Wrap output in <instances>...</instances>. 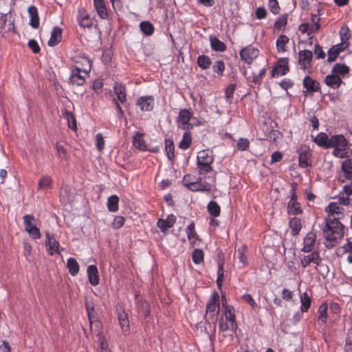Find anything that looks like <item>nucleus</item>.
I'll list each match as a JSON object with an SVG mask.
<instances>
[{
    "mask_svg": "<svg viewBox=\"0 0 352 352\" xmlns=\"http://www.w3.org/2000/svg\"><path fill=\"white\" fill-rule=\"evenodd\" d=\"M86 308L89 320L90 328L91 331L96 335V342L99 343L100 346V352H110L108 343L102 333L100 331V329L102 326V323L97 320H94V308L93 305L87 304Z\"/></svg>",
    "mask_w": 352,
    "mask_h": 352,
    "instance_id": "obj_1",
    "label": "nucleus"
},
{
    "mask_svg": "<svg viewBox=\"0 0 352 352\" xmlns=\"http://www.w3.org/2000/svg\"><path fill=\"white\" fill-rule=\"evenodd\" d=\"M325 239L330 243L340 239L344 235V226L339 221H333L331 219H326V225L323 230ZM333 243L327 245V248L333 247Z\"/></svg>",
    "mask_w": 352,
    "mask_h": 352,
    "instance_id": "obj_2",
    "label": "nucleus"
},
{
    "mask_svg": "<svg viewBox=\"0 0 352 352\" xmlns=\"http://www.w3.org/2000/svg\"><path fill=\"white\" fill-rule=\"evenodd\" d=\"M333 148V155L339 158L349 157L351 152L347 147V142L344 135H335L329 140L328 148Z\"/></svg>",
    "mask_w": 352,
    "mask_h": 352,
    "instance_id": "obj_3",
    "label": "nucleus"
},
{
    "mask_svg": "<svg viewBox=\"0 0 352 352\" xmlns=\"http://www.w3.org/2000/svg\"><path fill=\"white\" fill-rule=\"evenodd\" d=\"M213 161L214 157L210 151L203 150L199 151L197 156V164L199 175L211 172V164Z\"/></svg>",
    "mask_w": 352,
    "mask_h": 352,
    "instance_id": "obj_4",
    "label": "nucleus"
},
{
    "mask_svg": "<svg viewBox=\"0 0 352 352\" xmlns=\"http://www.w3.org/2000/svg\"><path fill=\"white\" fill-rule=\"evenodd\" d=\"M23 221L24 229L29 236L34 239H40L41 234L39 228L37 227V221L35 217L32 214H25L23 217Z\"/></svg>",
    "mask_w": 352,
    "mask_h": 352,
    "instance_id": "obj_5",
    "label": "nucleus"
},
{
    "mask_svg": "<svg viewBox=\"0 0 352 352\" xmlns=\"http://www.w3.org/2000/svg\"><path fill=\"white\" fill-rule=\"evenodd\" d=\"M320 245V242L317 241V236L316 232L311 231L308 232L303 239L302 247L301 251L303 252L309 253L317 250Z\"/></svg>",
    "mask_w": 352,
    "mask_h": 352,
    "instance_id": "obj_6",
    "label": "nucleus"
},
{
    "mask_svg": "<svg viewBox=\"0 0 352 352\" xmlns=\"http://www.w3.org/2000/svg\"><path fill=\"white\" fill-rule=\"evenodd\" d=\"M320 17L316 14L311 15L310 22L302 23L298 30L302 33H307L309 38H311V35L319 30L320 25L319 24Z\"/></svg>",
    "mask_w": 352,
    "mask_h": 352,
    "instance_id": "obj_7",
    "label": "nucleus"
},
{
    "mask_svg": "<svg viewBox=\"0 0 352 352\" xmlns=\"http://www.w3.org/2000/svg\"><path fill=\"white\" fill-rule=\"evenodd\" d=\"M73 64L71 67L77 69H82V73L89 72L91 71V60L84 54H78L72 58Z\"/></svg>",
    "mask_w": 352,
    "mask_h": 352,
    "instance_id": "obj_8",
    "label": "nucleus"
},
{
    "mask_svg": "<svg viewBox=\"0 0 352 352\" xmlns=\"http://www.w3.org/2000/svg\"><path fill=\"white\" fill-rule=\"evenodd\" d=\"M219 312V296L217 293H214L206 306V316L214 318L216 321Z\"/></svg>",
    "mask_w": 352,
    "mask_h": 352,
    "instance_id": "obj_9",
    "label": "nucleus"
},
{
    "mask_svg": "<svg viewBox=\"0 0 352 352\" xmlns=\"http://www.w3.org/2000/svg\"><path fill=\"white\" fill-rule=\"evenodd\" d=\"M300 261L303 268L307 267L311 263L315 264L318 266L321 262L320 253L318 250L311 252L309 254H302L299 256Z\"/></svg>",
    "mask_w": 352,
    "mask_h": 352,
    "instance_id": "obj_10",
    "label": "nucleus"
},
{
    "mask_svg": "<svg viewBox=\"0 0 352 352\" xmlns=\"http://www.w3.org/2000/svg\"><path fill=\"white\" fill-rule=\"evenodd\" d=\"M343 208L336 202L330 203L325 208L327 213V219H331L333 221H338L343 216Z\"/></svg>",
    "mask_w": 352,
    "mask_h": 352,
    "instance_id": "obj_11",
    "label": "nucleus"
},
{
    "mask_svg": "<svg viewBox=\"0 0 352 352\" xmlns=\"http://www.w3.org/2000/svg\"><path fill=\"white\" fill-rule=\"evenodd\" d=\"M70 69V82L78 86L82 85L85 83V79L88 76V74L89 72H85V74H83L82 69H77L73 67H71Z\"/></svg>",
    "mask_w": 352,
    "mask_h": 352,
    "instance_id": "obj_12",
    "label": "nucleus"
},
{
    "mask_svg": "<svg viewBox=\"0 0 352 352\" xmlns=\"http://www.w3.org/2000/svg\"><path fill=\"white\" fill-rule=\"evenodd\" d=\"M259 51L252 46H248L240 52V56L246 63L250 64L258 56Z\"/></svg>",
    "mask_w": 352,
    "mask_h": 352,
    "instance_id": "obj_13",
    "label": "nucleus"
},
{
    "mask_svg": "<svg viewBox=\"0 0 352 352\" xmlns=\"http://www.w3.org/2000/svg\"><path fill=\"white\" fill-rule=\"evenodd\" d=\"M346 179H352V160H347L342 162L338 180L344 183Z\"/></svg>",
    "mask_w": 352,
    "mask_h": 352,
    "instance_id": "obj_14",
    "label": "nucleus"
},
{
    "mask_svg": "<svg viewBox=\"0 0 352 352\" xmlns=\"http://www.w3.org/2000/svg\"><path fill=\"white\" fill-rule=\"evenodd\" d=\"M313 54L309 50H302L298 53V64L300 69L306 71L309 69L311 66Z\"/></svg>",
    "mask_w": 352,
    "mask_h": 352,
    "instance_id": "obj_15",
    "label": "nucleus"
},
{
    "mask_svg": "<svg viewBox=\"0 0 352 352\" xmlns=\"http://www.w3.org/2000/svg\"><path fill=\"white\" fill-rule=\"evenodd\" d=\"M133 145L140 151H149L151 152L158 151L157 147L148 148L144 142L143 135L139 132L135 133L133 137Z\"/></svg>",
    "mask_w": 352,
    "mask_h": 352,
    "instance_id": "obj_16",
    "label": "nucleus"
},
{
    "mask_svg": "<svg viewBox=\"0 0 352 352\" xmlns=\"http://www.w3.org/2000/svg\"><path fill=\"white\" fill-rule=\"evenodd\" d=\"M191 116L188 110L186 109H182L177 118L178 126L184 130L188 129L191 126V124L189 123Z\"/></svg>",
    "mask_w": 352,
    "mask_h": 352,
    "instance_id": "obj_17",
    "label": "nucleus"
},
{
    "mask_svg": "<svg viewBox=\"0 0 352 352\" xmlns=\"http://www.w3.org/2000/svg\"><path fill=\"white\" fill-rule=\"evenodd\" d=\"M302 212L300 204L296 201L294 190H292L291 198L287 205V212L290 215H298Z\"/></svg>",
    "mask_w": 352,
    "mask_h": 352,
    "instance_id": "obj_18",
    "label": "nucleus"
},
{
    "mask_svg": "<svg viewBox=\"0 0 352 352\" xmlns=\"http://www.w3.org/2000/svg\"><path fill=\"white\" fill-rule=\"evenodd\" d=\"M288 58H283L278 60L277 65L272 71V76H283L289 71Z\"/></svg>",
    "mask_w": 352,
    "mask_h": 352,
    "instance_id": "obj_19",
    "label": "nucleus"
},
{
    "mask_svg": "<svg viewBox=\"0 0 352 352\" xmlns=\"http://www.w3.org/2000/svg\"><path fill=\"white\" fill-rule=\"evenodd\" d=\"M45 236L47 252L49 254L54 255L55 253H58L60 249L58 241L54 236H51L48 231L45 232Z\"/></svg>",
    "mask_w": 352,
    "mask_h": 352,
    "instance_id": "obj_20",
    "label": "nucleus"
},
{
    "mask_svg": "<svg viewBox=\"0 0 352 352\" xmlns=\"http://www.w3.org/2000/svg\"><path fill=\"white\" fill-rule=\"evenodd\" d=\"M136 104L142 111H151L155 101L152 96H142L138 99Z\"/></svg>",
    "mask_w": 352,
    "mask_h": 352,
    "instance_id": "obj_21",
    "label": "nucleus"
},
{
    "mask_svg": "<svg viewBox=\"0 0 352 352\" xmlns=\"http://www.w3.org/2000/svg\"><path fill=\"white\" fill-rule=\"evenodd\" d=\"M224 320L230 323L232 331L235 332L237 324L235 320V313L234 309L230 306H226L223 311Z\"/></svg>",
    "mask_w": 352,
    "mask_h": 352,
    "instance_id": "obj_22",
    "label": "nucleus"
},
{
    "mask_svg": "<svg viewBox=\"0 0 352 352\" xmlns=\"http://www.w3.org/2000/svg\"><path fill=\"white\" fill-rule=\"evenodd\" d=\"M310 156L309 149L307 147H301L298 155L299 166L302 168H307L310 166Z\"/></svg>",
    "mask_w": 352,
    "mask_h": 352,
    "instance_id": "obj_23",
    "label": "nucleus"
},
{
    "mask_svg": "<svg viewBox=\"0 0 352 352\" xmlns=\"http://www.w3.org/2000/svg\"><path fill=\"white\" fill-rule=\"evenodd\" d=\"M352 195V182L345 185L343 187L342 192L340 193L338 198L339 203L342 206H347L349 204V197Z\"/></svg>",
    "mask_w": 352,
    "mask_h": 352,
    "instance_id": "obj_24",
    "label": "nucleus"
},
{
    "mask_svg": "<svg viewBox=\"0 0 352 352\" xmlns=\"http://www.w3.org/2000/svg\"><path fill=\"white\" fill-rule=\"evenodd\" d=\"M78 21L79 25L83 28H90L93 25L92 19L84 9L79 10Z\"/></svg>",
    "mask_w": 352,
    "mask_h": 352,
    "instance_id": "obj_25",
    "label": "nucleus"
},
{
    "mask_svg": "<svg viewBox=\"0 0 352 352\" xmlns=\"http://www.w3.org/2000/svg\"><path fill=\"white\" fill-rule=\"evenodd\" d=\"M175 221V216L170 214L166 219H160L157 221V226L160 228L162 232H165L168 228L173 226Z\"/></svg>",
    "mask_w": 352,
    "mask_h": 352,
    "instance_id": "obj_26",
    "label": "nucleus"
},
{
    "mask_svg": "<svg viewBox=\"0 0 352 352\" xmlns=\"http://www.w3.org/2000/svg\"><path fill=\"white\" fill-rule=\"evenodd\" d=\"M118 322L122 333L124 335L129 334L130 329L129 321L128 315L125 311H123L118 313Z\"/></svg>",
    "mask_w": 352,
    "mask_h": 352,
    "instance_id": "obj_27",
    "label": "nucleus"
},
{
    "mask_svg": "<svg viewBox=\"0 0 352 352\" xmlns=\"http://www.w3.org/2000/svg\"><path fill=\"white\" fill-rule=\"evenodd\" d=\"M87 275L90 284L96 286L99 284L98 271L96 265H91L87 267Z\"/></svg>",
    "mask_w": 352,
    "mask_h": 352,
    "instance_id": "obj_28",
    "label": "nucleus"
},
{
    "mask_svg": "<svg viewBox=\"0 0 352 352\" xmlns=\"http://www.w3.org/2000/svg\"><path fill=\"white\" fill-rule=\"evenodd\" d=\"M30 16V25L34 28H38L39 26V17L37 8L31 6L28 9Z\"/></svg>",
    "mask_w": 352,
    "mask_h": 352,
    "instance_id": "obj_29",
    "label": "nucleus"
},
{
    "mask_svg": "<svg viewBox=\"0 0 352 352\" xmlns=\"http://www.w3.org/2000/svg\"><path fill=\"white\" fill-rule=\"evenodd\" d=\"M303 86L309 92H316L320 89L319 83L309 76L304 78Z\"/></svg>",
    "mask_w": 352,
    "mask_h": 352,
    "instance_id": "obj_30",
    "label": "nucleus"
},
{
    "mask_svg": "<svg viewBox=\"0 0 352 352\" xmlns=\"http://www.w3.org/2000/svg\"><path fill=\"white\" fill-rule=\"evenodd\" d=\"M324 82L327 85L331 87L332 89H337L342 83V80L339 76L331 72V74H329L326 76Z\"/></svg>",
    "mask_w": 352,
    "mask_h": 352,
    "instance_id": "obj_31",
    "label": "nucleus"
},
{
    "mask_svg": "<svg viewBox=\"0 0 352 352\" xmlns=\"http://www.w3.org/2000/svg\"><path fill=\"white\" fill-rule=\"evenodd\" d=\"M208 182H203L202 178L198 182L199 191H210L215 185V177L214 175L208 177Z\"/></svg>",
    "mask_w": 352,
    "mask_h": 352,
    "instance_id": "obj_32",
    "label": "nucleus"
},
{
    "mask_svg": "<svg viewBox=\"0 0 352 352\" xmlns=\"http://www.w3.org/2000/svg\"><path fill=\"white\" fill-rule=\"evenodd\" d=\"M210 42L211 48L217 52H224L226 50V45L221 41L216 36L210 35Z\"/></svg>",
    "mask_w": 352,
    "mask_h": 352,
    "instance_id": "obj_33",
    "label": "nucleus"
},
{
    "mask_svg": "<svg viewBox=\"0 0 352 352\" xmlns=\"http://www.w3.org/2000/svg\"><path fill=\"white\" fill-rule=\"evenodd\" d=\"M61 34L62 30L60 28H54L51 33V37L48 41V45L52 47L57 45L61 40Z\"/></svg>",
    "mask_w": 352,
    "mask_h": 352,
    "instance_id": "obj_34",
    "label": "nucleus"
},
{
    "mask_svg": "<svg viewBox=\"0 0 352 352\" xmlns=\"http://www.w3.org/2000/svg\"><path fill=\"white\" fill-rule=\"evenodd\" d=\"M114 93L117 99L122 103L126 101V89L123 85L116 83L114 85Z\"/></svg>",
    "mask_w": 352,
    "mask_h": 352,
    "instance_id": "obj_35",
    "label": "nucleus"
},
{
    "mask_svg": "<svg viewBox=\"0 0 352 352\" xmlns=\"http://www.w3.org/2000/svg\"><path fill=\"white\" fill-rule=\"evenodd\" d=\"M95 8L102 19L107 16V10L104 0H94Z\"/></svg>",
    "mask_w": 352,
    "mask_h": 352,
    "instance_id": "obj_36",
    "label": "nucleus"
},
{
    "mask_svg": "<svg viewBox=\"0 0 352 352\" xmlns=\"http://www.w3.org/2000/svg\"><path fill=\"white\" fill-rule=\"evenodd\" d=\"M300 311L302 312H307L309 309L311 304V299L307 292H304L300 296Z\"/></svg>",
    "mask_w": 352,
    "mask_h": 352,
    "instance_id": "obj_37",
    "label": "nucleus"
},
{
    "mask_svg": "<svg viewBox=\"0 0 352 352\" xmlns=\"http://www.w3.org/2000/svg\"><path fill=\"white\" fill-rule=\"evenodd\" d=\"M63 118L67 120L68 126L73 131L77 130V125L75 116L74 114L67 111L65 110L63 113Z\"/></svg>",
    "mask_w": 352,
    "mask_h": 352,
    "instance_id": "obj_38",
    "label": "nucleus"
},
{
    "mask_svg": "<svg viewBox=\"0 0 352 352\" xmlns=\"http://www.w3.org/2000/svg\"><path fill=\"white\" fill-rule=\"evenodd\" d=\"M339 33L342 41L341 45L343 46V48H345L348 46V41L351 37L350 30L347 26H342Z\"/></svg>",
    "mask_w": 352,
    "mask_h": 352,
    "instance_id": "obj_39",
    "label": "nucleus"
},
{
    "mask_svg": "<svg viewBox=\"0 0 352 352\" xmlns=\"http://www.w3.org/2000/svg\"><path fill=\"white\" fill-rule=\"evenodd\" d=\"M289 38L285 35H280L276 41V48L279 52H286V45L288 44Z\"/></svg>",
    "mask_w": 352,
    "mask_h": 352,
    "instance_id": "obj_40",
    "label": "nucleus"
},
{
    "mask_svg": "<svg viewBox=\"0 0 352 352\" xmlns=\"http://www.w3.org/2000/svg\"><path fill=\"white\" fill-rule=\"evenodd\" d=\"M289 224L292 230V234L293 235H296L300 232L302 228V224L300 219L297 217H294L290 219Z\"/></svg>",
    "mask_w": 352,
    "mask_h": 352,
    "instance_id": "obj_41",
    "label": "nucleus"
},
{
    "mask_svg": "<svg viewBox=\"0 0 352 352\" xmlns=\"http://www.w3.org/2000/svg\"><path fill=\"white\" fill-rule=\"evenodd\" d=\"M119 198L117 195H111L108 198L107 208L111 212H115L118 210Z\"/></svg>",
    "mask_w": 352,
    "mask_h": 352,
    "instance_id": "obj_42",
    "label": "nucleus"
},
{
    "mask_svg": "<svg viewBox=\"0 0 352 352\" xmlns=\"http://www.w3.org/2000/svg\"><path fill=\"white\" fill-rule=\"evenodd\" d=\"M67 266L72 276L76 275L79 272V265L74 258H69L67 262Z\"/></svg>",
    "mask_w": 352,
    "mask_h": 352,
    "instance_id": "obj_43",
    "label": "nucleus"
},
{
    "mask_svg": "<svg viewBox=\"0 0 352 352\" xmlns=\"http://www.w3.org/2000/svg\"><path fill=\"white\" fill-rule=\"evenodd\" d=\"M245 252L246 246L243 245L237 250L236 253L235 254V258L239 260L243 267L245 266L248 264V258L245 255Z\"/></svg>",
    "mask_w": 352,
    "mask_h": 352,
    "instance_id": "obj_44",
    "label": "nucleus"
},
{
    "mask_svg": "<svg viewBox=\"0 0 352 352\" xmlns=\"http://www.w3.org/2000/svg\"><path fill=\"white\" fill-rule=\"evenodd\" d=\"M329 140L328 136L324 133H320L315 138L314 142L319 146H323L324 148H328L329 146Z\"/></svg>",
    "mask_w": 352,
    "mask_h": 352,
    "instance_id": "obj_45",
    "label": "nucleus"
},
{
    "mask_svg": "<svg viewBox=\"0 0 352 352\" xmlns=\"http://www.w3.org/2000/svg\"><path fill=\"white\" fill-rule=\"evenodd\" d=\"M207 209L208 212L213 217H218L220 214L221 208L216 201H210L208 204Z\"/></svg>",
    "mask_w": 352,
    "mask_h": 352,
    "instance_id": "obj_46",
    "label": "nucleus"
},
{
    "mask_svg": "<svg viewBox=\"0 0 352 352\" xmlns=\"http://www.w3.org/2000/svg\"><path fill=\"white\" fill-rule=\"evenodd\" d=\"M140 28L142 33L146 36L151 35L154 32L153 25L148 21H142L140 24Z\"/></svg>",
    "mask_w": 352,
    "mask_h": 352,
    "instance_id": "obj_47",
    "label": "nucleus"
},
{
    "mask_svg": "<svg viewBox=\"0 0 352 352\" xmlns=\"http://www.w3.org/2000/svg\"><path fill=\"white\" fill-rule=\"evenodd\" d=\"M60 200L63 203L66 204L72 200L73 195L71 194V189L68 187L63 188L60 192Z\"/></svg>",
    "mask_w": 352,
    "mask_h": 352,
    "instance_id": "obj_48",
    "label": "nucleus"
},
{
    "mask_svg": "<svg viewBox=\"0 0 352 352\" xmlns=\"http://www.w3.org/2000/svg\"><path fill=\"white\" fill-rule=\"evenodd\" d=\"M192 138L188 132H185L182 140L179 144V147L183 150L187 149L191 144Z\"/></svg>",
    "mask_w": 352,
    "mask_h": 352,
    "instance_id": "obj_49",
    "label": "nucleus"
},
{
    "mask_svg": "<svg viewBox=\"0 0 352 352\" xmlns=\"http://www.w3.org/2000/svg\"><path fill=\"white\" fill-rule=\"evenodd\" d=\"M328 306L327 303L322 304L318 309V320L322 323H325L328 317L327 315Z\"/></svg>",
    "mask_w": 352,
    "mask_h": 352,
    "instance_id": "obj_50",
    "label": "nucleus"
},
{
    "mask_svg": "<svg viewBox=\"0 0 352 352\" xmlns=\"http://www.w3.org/2000/svg\"><path fill=\"white\" fill-rule=\"evenodd\" d=\"M197 63L201 68L206 69L210 67L211 61L208 56L200 55L198 56Z\"/></svg>",
    "mask_w": 352,
    "mask_h": 352,
    "instance_id": "obj_51",
    "label": "nucleus"
},
{
    "mask_svg": "<svg viewBox=\"0 0 352 352\" xmlns=\"http://www.w3.org/2000/svg\"><path fill=\"white\" fill-rule=\"evenodd\" d=\"M186 234L188 236V239L191 243H195L197 239L196 232L195 230L194 223H190L188 225L186 229Z\"/></svg>",
    "mask_w": 352,
    "mask_h": 352,
    "instance_id": "obj_52",
    "label": "nucleus"
},
{
    "mask_svg": "<svg viewBox=\"0 0 352 352\" xmlns=\"http://www.w3.org/2000/svg\"><path fill=\"white\" fill-rule=\"evenodd\" d=\"M193 262L197 264H201L204 261V252L200 249H195L192 254Z\"/></svg>",
    "mask_w": 352,
    "mask_h": 352,
    "instance_id": "obj_53",
    "label": "nucleus"
},
{
    "mask_svg": "<svg viewBox=\"0 0 352 352\" xmlns=\"http://www.w3.org/2000/svg\"><path fill=\"white\" fill-rule=\"evenodd\" d=\"M349 72V67L345 65L336 64L332 69V73L336 75L345 74Z\"/></svg>",
    "mask_w": 352,
    "mask_h": 352,
    "instance_id": "obj_54",
    "label": "nucleus"
},
{
    "mask_svg": "<svg viewBox=\"0 0 352 352\" xmlns=\"http://www.w3.org/2000/svg\"><path fill=\"white\" fill-rule=\"evenodd\" d=\"M165 150L168 159H172L174 157V144L173 141L170 140L165 141Z\"/></svg>",
    "mask_w": 352,
    "mask_h": 352,
    "instance_id": "obj_55",
    "label": "nucleus"
},
{
    "mask_svg": "<svg viewBox=\"0 0 352 352\" xmlns=\"http://www.w3.org/2000/svg\"><path fill=\"white\" fill-rule=\"evenodd\" d=\"M52 179L47 176L43 177L38 182V188L40 189H45L50 187Z\"/></svg>",
    "mask_w": 352,
    "mask_h": 352,
    "instance_id": "obj_56",
    "label": "nucleus"
},
{
    "mask_svg": "<svg viewBox=\"0 0 352 352\" xmlns=\"http://www.w3.org/2000/svg\"><path fill=\"white\" fill-rule=\"evenodd\" d=\"M287 23V16L286 14L281 16L274 23L276 29L280 30L284 28Z\"/></svg>",
    "mask_w": 352,
    "mask_h": 352,
    "instance_id": "obj_57",
    "label": "nucleus"
},
{
    "mask_svg": "<svg viewBox=\"0 0 352 352\" xmlns=\"http://www.w3.org/2000/svg\"><path fill=\"white\" fill-rule=\"evenodd\" d=\"M124 222H125V219L123 217L116 216L114 218V219L111 223V226L115 229H119L124 225Z\"/></svg>",
    "mask_w": 352,
    "mask_h": 352,
    "instance_id": "obj_58",
    "label": "nucleus"
},
{
    "mask_svg": "<svg viewBox=\"0 0 352 352\" xmlns=\"http://www.w3.org/2000/svg\"><path fill=\"white\" fill-rule=\"evenodd\" d=\"M250 146V142L246 138H239L236 143L238 149L245 151Z\"/></svg>",
    "mask_w": 352,
    "mask_h": 352,
    "instance_id": "obj_59",
    "label": "nucleus"
},
{
    "mask_svg": "<svg viewBox=\"0 0 352 352\" xmlns=\"http://www.w3.org/2000/svg\"><path fill=\"white\" fill-rule=\"evenodd\" d=\"M213 71L219 74H222L225 69V65L222 60L216 61L212 66Z\"/></svg>",
    "mask_w": 352,
    "mask_h": 352,
    "instance_id": "obj_60",
    "label": "nucleus"
},
{
    "mask_svg": "<svg viewBox=\"0 0 352 352\" xmlns=\"http://www.w3.org/2000/svg\"><path fill=\"white\" fill-rule=\"evenodd\" d=\"M96 142L97 148L101 151L104 147V140L101 133H98L96 135Z\"/></svg>",
    "mask_w": 352,
    "mask_h": 352,
    "instance_id": "obj_61",
    "label": "nucleus"
},
{
    "mask_svg": "<svg viewBox=\"0 0 352 352\" xmlns=\"http://www.w3.org/2000/svg\"><path fill=\"white\" fill-rule=\"evenodd\" d=\"M236 85L234 84L230 85L226 89V96L228 101L232 99Z\"/></svg>",
    "mask_w": 352,
    "mask_h": 352,
    "instance_id": "obj_62",
    "label": "nucleus"
},
{
    "mask_svg": "<svg viewBox=\"0 0 352 352\" xmlns=\"http://www.w3.org/2000/svg\"><path fill=\"white\" fill-rule=\"evenodd\" d=\"M242 298L245 302L249 303L254 309H255L257 307V304L256 303V302L254 301V300L253 299L250 294H245L242 296Z\"/></svg>",
    "mask_w": 352,
    "mask_h": 352,
    "instance_id": "obj_63",
    "label": "nucleus"
},
{
    "mask_svg": "<svg viewBox=\"0 0 352 352\" xmlns=\"http://www.w3.org/2000/svg\"><path fill=\"white\" fill-rule=\"evenodd\" d=\"M28 46L32 50L34 53H38L40 52V47L34 39L30 40L28 41Z\"/></svg>",
    "mask_w": 352,
    "mask_h": 352,
    "instance_id": "obj_64",
    "label": "nucleus"
}]
</instances>
